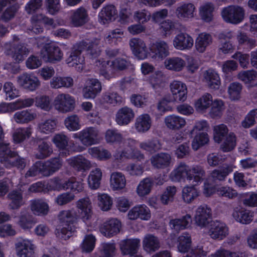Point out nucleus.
Instances as JSON below:
<instances>
[{
  "mask_svg": "<svg viewBox=\"0 0 257 257\" xmlns=\"http://www.w3.org/2000/svg\"><path fill=\"white\" fill-rule=\"evenodd\" d=\"M88 152L92 156L100 160H108L111 157V153L107 150L98 147L90 148Z\"/></svg>",
  "mask_w": 257,
  "mask_h": 257,
  "instance_id": "nucleus-57",
  "label": "nucleus"
},
{
  "mask_svg": "<svg viewBox=\"0 0 257 257\" xmlns=\"http://www.w3.org/2000/svg\"><path fill=\"white\" fill-rule=\"evenodd\" d=\"M130 219L135 220L138 218L148 220L151 218L150 209L145 205H138L134 207L128 213Z\"/></svg>",
  "mask_w": 257,
  "mask_h": 257,
  "instance_id": "nucleus-26",
  "label": "nucleus"
},
{
  "mask_svg": "<svg viewBox=\"0 0 257 257\" xmlns=\"http://www.w3.org/2000/svg\"><path fill=\"white\" fill-rule=\"evenodd\" d=\"M50 85L53 89H59L61 87L69 88L73 85V79L70 77H54L51 80Z\"/></svg>",
  "mask_w": 257,
  "mask_h": 257,
  "instance_id": "nucleus-45",
  "label": "nucleus"
},
{
  "mask_svg": "<svg viewBox=\"0 0 257 257\" xmlns=\"http://www.w3.org/2000/svg\"><path fill=\"white\" fill-rule=\"evenodd\" d=\"M192 239L191 235L187 233H183L177 238V247L182 253L188 252L191 248Z\"/></svg>",
  "mask_w": 257,
  "mask_h": 257,
  "instance_id": "nucleus-44",
  "label": "nucleus"
},
{
  "mask_svg": "<svg viewBox=\"0 0 257 257\" xmlns=\"http://www.w3.org/2000/svg\"><path fill=\"white\" fill-rule=\"evenodd\" d=\"M191 221V215L187 214L180 218L170 220L169 225L171 229L179 232L180 231L187 228Z\"/></svg>",
  "mask_w": 257,
  "mask_h": 257,
  "instance_id": "nucleus-37",
  "label": "nucleus"
},
{
  "mask_svg": "<svg viewBox=\"0 0 257 257\" xmlns=\"http://www.w3.org/2000/svg\"><path fill=\"white\" fill-rule=\"evenodd\" d=\"M73 138L78 139L84 146L88 147L98 144L101 140L100 133L96 127H86L73 135Z\"/></svg>",
  "mask_w": 257,
  "mask_h": 257,
  "instance_id": "nucleus-3",
  "label": "nucleus"
},
{
  "mask_svg": "<svg viewBox=\"0 0 257 257\" xmlns=\"http://www.w3.org/2000/svg\"><path fill=\"white\" fill-rule=\"evenodd\" d=\"M190 168L185 163L181 162L171 173L172 179L175 181H181L185 178L188 180Z\"/></svg>",
  "mask_w": 257,
  "mask_h": 257,
  "instance_id": "nucleus-33",
  "label": "nucleus"
},
{
  "mask_svg": "<svg viewBox=\"0 0 257 257\" xmlns=\"http://www.w3.org/2000/svg\"><path fill=\"white\" fill-rule=\"evenodd\" d=\"M154 184L151 178H146L141 181L137 188V193L140 196H144L149 194Z\"/></svg>",
  "mask_w": 257,
  "mask_h": 257,
  "instance_id": "nucleus-51",
  "label": "nucleus"
},
{
  "mask_svg": "<svg viewBox=\"0 0 257 257\" xmlns=\"http://www.w3.org/2000/svg\"><path fill=\"white\" fill-rule=\"evenodd\" d=\"M106 142L109 144H119L123 140V137L116 130L109 129L106 131L105 135Z\"/></svg>",
  "mask_w": 257,
  "mask_h": 257,
  "instance_id": "nucleus-60",
  "label": "nucleus"
},
{
  "mask_svg": "<svg viewBox=\"0 0 257 257\" xmlns=\"http://www.w3.org/2000/svg\"><path fill=\"white\" fill-rule=\"evenodd\" d=\"M117 15V11L113 5L104 7L99 13V18L100 23L104 25L114 20Z\"/></svg>",
  "mask_w": 257,
  "mask_h": 257,
  "instance_id": "nucleus-31",
  "label": "nucleus"
},
{
  "mask_svg": "<svg viewBox=\"0 0 257 257\" xmlns=\"http://www.w3.org/2000/svg\"><path fill=\"white\" fill-rule=\"evenodd\" d=\"M17 81L20 86L30 91L35 90L40 85L38 78L28 73H23L20 75L18 77Z\"/></svg>",
  "mask_w": 257,
  "mask_h": 257,
  "instance_id": "nucleus-19",
  "label": "nucleus"
},
{
  "mask_svg": "<svg viewBox=\"0 0 257 257\" xmlns=\"http://www.w3.org/2000/svg\"><path fill=\"white\" fill-rule=\"evenodd\" d=\"M53 152L52 145L44 141H40L38 142V147L35 157L38 160L45 159L50 157Z\"/></svg>",
  "mask_w": 257,
  "mask_h": 257,
  "instance_id": "nucleus-30",
  "label": "nucleus"
},
{
  "mask_svg": "<svg viewBox=\"0 0 257 257\" xmlns=\"http://www.w3.org/2000/svg\"><path fill=\"white\" fill-rule=\"evenodd\" d=\"M33 98L20 99L13 103H2L0 104V112H13L23 108L31 106L34 103Z\"/></svg>",
  "mask_w": 257,
  "mask_h": 257,
  "instance_id": "nucleus-10",
  "label": "nucleus"
},
{
  "mask_svg": "<svg viewBox=\"0 0 257 257\" xmlns=\"http://www.w3.org/2000/svg\"><path fill=\"white\" fill-rule=\"evenodd\" d=\"M172 160L171 154L163 152L153 155L150 159L152 165L157 169H164L169 167Z\"/></svg>",
  "mask_w": 257,
  "mask_h": 257,
  "instance_id": "nucleus-22",
  "label": "nucleus"
},
{
  "mask_svg": "<svg viewBox=\"0 0 257 257\" xmlns=\"http://www.w3.org/2000/svg\"><path fill=\"white\" fill-rule=\"evenodd\" d=\"M77 206L81 210L80 217L83 221L90 219L92 216L91 203L89 198H84L77 201Z\"/></svg>",
  "mask_w": 257,
  "mask_h": 257,
  "instance_id": "nucleus-32",
  "label": "nucleus"
},
{
  "mask_svg": "<svg viewBox=\"0 0 257 257\" xmlns=\"http://www.w3.org/2000/svg\"><path fill=\"white\" fill-rule=\"evenodd\" d=\"M204 81L211 89H219L221 82L218 74L212 69L206 70L203 74Z\"/></svg>",
  "mask_w": 257,
  "mask_h": 257,
  "instance_id": "nucleus-34",
  "label": "nucleus"
},
{
  "mask_svg": "<svg viewBox=\"0 0 257 257\" xmlns=\"http://www.w3.org/2000/svg\"><path fill=\"white\" fill-rule=\"evenodd\" d=\"M233 166L227 164L212 171L208 176V180L214 183L224 181L227 176L233 171Z\"/></svg>",
  "mask_w": 257,
  "mask_h": 257,
  "instance_id": "nucleus-12",
  "label": "nucleus"
},
{
  "mask_svg": "<svg viewBox=\"0 0 257 257\" xmlns=\"http://www.w3.org/2000/svg\"><path fill=\"white\" fill-rule=\"evenodd\" d=\"M102 100L106 103L116 104L122 101V97L116 92L114 91H107L102 95Z\"/></svg>",
  "mask_w": 257,
  "mask_h": 257,
  "instance_id": "nucleus-63",
  "label": "nucleus"
},
{
  "mask_svg": "<svg viewBox=\"0 0 257 257\" xmlns=\"http://www.w3.org/2000/svg\"><path fill=\"white\" fill-rule=\"evenodd\" d=\"M36 117V113L30 110H23L16 112L13 116V119L17 123L24 124L33 121Z\"/></svg>",
  "mask_w": 257,
  "mask_h": 257,
  "instance_id": "nucleus-40",
  "label": "nucleus"
},
{
  "mask_svg": "<svg viewBox=\"0 0 257 257\" xmlns=\"http://www.w3.org/2000/svg\"><path fill=\"white\" fill-rule=\"evenodd\" d=\"M173 44L176 49L183 50L191 48L193 45L194 41L188 34L180 33L175 36Z\"/></svg>",
  "mask_w": 257,
  "mask_h": 257,
  "instance_id": "nucleus-24",
  "label": "nucleus"
},
{
  "mask_svg": "<svg viewBox=\"0 0 257 257\" xmlns=\"http://www.w3.org/2000/svg\"><path fill=\"white\" fill-rule=\"evenodd\" d=\"M67 162L70 166L78 171L88 170L92 167L91 162L80 155L69 159Z\"/></svg>",
  "mask_w": 257,
  "mask_h": 257,
  "instance_id": "nucleus-29",
  "label": "nucleus"
},
{
  "mask_svg": "<svg viewBox=\"0 0 257 257\" xmlns=\"http://www.w3.org/2000/svg\"><path fill=\"white\" fill-rule=\"evenodd\" d=\"M30 208L31 211L35 215H46L49 211L47 203L40 199H35L31 201Z\"/></svg>",
  "mask_w": 257,
  "mask_h": 257,
  "instance_id": "nucleus-47",
  "label": "nucleus"
},
{
  "mask_svg": "<svg viewBox=\"0 0 257 257\" xmlns=\"http://www.w3.org/2000/svg\"><path fill=\"white\" fill-rule=\"evenodd\" d=\"M5 53L10 56L16 62H22L32 51L31 47L26 43H20L12 46L6 43L4 46Z\"/></svg>",
  "mask_w": 257,
  "mask_h": 257,
  "instance_id": "nucleus-5",
  "label": "nucleus"
},
{
  "mask_svg": "<svg viewBox=\"0 0 257 257\" xmlns=\"http://www.w3.org/2000/svg\"><path fill=\"white\" fill-rule=\"evenodd\" d=\"M60 222L67 227H59L55 230V234L60 239L67 240L72 235V228L70 224L76 222L80 217L79 212L74 209L61 211L58 215Z\"/></svg>",
  "mask_w": 257,
  "mask_h": 257,
  "instance_id": "nucleus-1",
  "label": "nucleus"
},
{
  "mask_svg": "<svg viewBox=\"0 0 257 257\" xmlns=\"http://www.w3.org/2000/svg\"><path fill=\"white\" fill-rule=\"evenodd\" d=\"M120 227V222L113 218L102 224L99 227V230L104 236L110 237L119 233Z\"/></svg>",
  "mask_w": 257,
  "mask_h": 257,
  "instance_id": "nucleus-15",
  "label": "nucleus"
},
{
  "mask_svg": "<svg viewBox=\"0 0 257 257\" xmlns=\"http://www.w3.org/2000/svg\"><path fill=\"white\" fill-rule=\"evenodd\" d=\"M221 15L225 22L236 25L243 20L245 10L240 6L231 5L224 8L221 11Z\"/></svg>",
  "mask_w": 257,
  "mask_h": 257,
  "instance_id": "nucleus-6",
  "label": "nucleus"
},
{
  "mask_svg": "<svg viewBox=\"0 0 257 257\" xmlns=\"http://www.w3.org/2000/svg\"><path fill=\"white\" fill-rule=\"evenodd\" d=\"M209 139L208 135L206 133H200L196 135L192 143V149L195 150H198L200 148L207 144Z\"/></svg>",
  "mask_w": 257,
  "mask_h": 257,
  "instance_id": "nucleus-58",
  "label": "nucleus"
},
{
  "mask_svg": "<svg viewBox=\"0 0 257 257\" xmlns=\"http://www.w3.org/2000/svg\"><path fill=\"white\" fill-rule=\"evenodd\" d=\"M214 6L211 3H206L200 7V15L204 21L209 22L213 19Z\"/></svg>",
  "mask_w": 257,
  "mask_h": 257,
  "instance_id": "nucleus-53",
  "label": "nucleus"
},
{
  "mask_svg": "<svg viewBox=\"0 0 257 257\" xmlns=\"http://www.w3.org/2000/svg\"><path fill=\"white\" fill-rule=\"evenodd\" d=\"M140 244V240L138 238L122 240L119 243L120 249L124 255L135 254Z\"/></svg>",
  "mask_w": 257,
  "mask_h": 257,
  "instance_id": "nucleus-27",
  "label": "nucleus"
},
{
  "mask_svg": "<svg viewBox=\"0 0 257 257\" xmlns=\"http://www.w3.org/2000/svg\"><path fill=\"white\" fill-rule=\"evenodd\" d=\"M199 191L194 186H187L182 190V197L184 201L189 203L199 196Z\"/></svg>",
  "mask_w": 257,
  "mask_h": 257,
  "instance_id": "nucleus-54",
  "label": "nucleus"
},
{
  "mask_svg": "<svg viewBox=\"0 0 257 257\" xmlns=\"http://www.w3.org/2000/svg\"><path fill=\"white\" fill-rule=\"evenodd\" d=\"M31 21L33 26L32 28L29 29V30L35 34H38L43 31V28L40 26L41 24L50 26L52 28L56 27V25L52 19H50L42 14H38L33 16Z\"/></svg>",
  "mask_w": 257,
  "mask_h": 257,
  "instance_id": "nucleus-14",
  "label": "nucleus"
},
{
  "mask_svg": "<svg viewBox=\"0 0 257 257\" xmlns=\"http://www.w3.org/2000/svg\"><path fill=\"white\" fill-rule=\"evenodd\" d=\"M166 126L172 130H178L183 127L186 124L185 120L180 116L171 115L165 118Z\"/></svg>",
  "mask_w": 257,
  "mask_h": 257,
  "instance_id": "nucleus-48",
  "label": "nucleus"
},
{
  "mask_svg": "<svg viewBox=\"0 0 257 257\" xmlns=\"http://www.w3.org/2000/svg\"><path fill=\"white\" fill-rule=\"evenodd\" d=\"M212 103V97L209 93H206L201 97L195 103L198 111H203L209 108Z\"/></svg>",
  "mask_w": 257,
  "mask_h": 257,
  "instance_id": "nucleus-59",
  "label": "nucleus"
},
{
  "mask_svg": "<svg viewBox=\"0 0 257 257\" xmlns=\"http://www.w3.org/2000/svg\"><path fill=\"white\" fill-rule=\"evenodd\" d=\"M194 10L195 7L193 4H183L177 7L175 13L179 19H188L193 17Z\"/></svg>",
  "mask_w": 257,
  "mask_h": 257,
  "instance_id": "nucleus-46",
  "label": "nucleus"
},
{
  "mask_svg": "<svg viewBox=\"0 0 257 257\" xmlns=\"http://www.w3.org/2000/svg\"><path fill=\"white\" fill-rule=\"evenodd\" d=\"M101 83L96 79H89L82 90L83 95L86 99H94L101 91Z\"/></svg>",
  "mask_w": 257,
  "mask_h": 257,
  "instance_id": "nucleus-16",
  "label": "nucleus"
},
{
  "mask_svg": "<svg viewBox=\"0 0 257 257\" xmlns=\"http://www.w3.org/2000/svg\"><path fill=\"white\" fill-rule=\"evenodd\" d=\"M253 216V212L243 209H236L232 213V216L236 221L245 224L252 222Z\"/></svg>",
  "mask_w": 257,
  "mask_h": 257,
  "instance_id": "nucleus-41",
  "label": "nucleus"
},
{
  "mask_svg": "<svg viewBox=\"0 0 257 257\" xmlns=\"http://www.w3.org/2000/svg\"><path fill=\"white\" fill-rule=\"evenodd\" d=\"M133 109L127 106L123 107L117 111L115 115V121L119 125H126L135 117Z\"/></svg>",
  "mask_w": 257,
  "mask_h": 257,
  "instance_id": "nucleus-23",
  "label": "nucleus"
},
{
  "mask_svg": "<svg viewBox=\"0 0 257 257\" xmlns=\"http://www.w3.org/2000/svg\"><path fill=\"white\" fill-rule=\"evenodd\" d=\"M150 51L152 57L159 60H162L169 55V47L164 41L153 43L150 47Z\"/></svg>",
  "mask_w": 257,
  "mask_h": 257,
  "instance_id": "nucleus-20",
  "label": "nucleus"
},
{
  "mask_svg": "<svg viewBox=\"0 0 257 257\" xmlns=\"http://www.w3.org/2000/svg\"><path fill=\"white\" fill-rule=\"evenodd\" d=\"M32 134L31 128L27 127L19 128L13 134V139L15 143H19L29 138Z\"/></svg>",
  "mask_w": 257,
  "mask_h": 257,
  "instance_id": "nucleus-64",
  "label": "nucleus"
},
{
  "mask_svg": "<svg viewBox=\"0 0 257 257\" xmlns=\"http://www.w3.org/2000/svg\"><path fill=\"white\" fill-rule=\"evenodd\" d=\"M27 185L21 184L9 193L7 197L11 201L9 205L11 209H18L25 204L23 195H27Z\"/></svg>",
  "mask_w": 257,
  "mask_h": 257,
  "instance_id": "nucleus-7",
  "label": "nucleus"
},
{
  "mask_svg": "<svg viewBox=\"0 0 257 257\" xmlns=\"http://www.w3.org/2000/svg\"><path fill=\"white\" fill-rule=\"evenodd\" d=\"M116 244L113 242H104L101 244L99 257H114L116 254Z\"/></svg>",
  "mask_w": 257,
  "mask_h": 257,
  "instance_id": "nucleus-61",
  "label": "nucleus"
},
{
  "mask_svg": "<svg viewBox=\"0 0 257 257\" xmlns=\"http://www.w3.org/2000/svg\"><path fill=\"white\" fill-rule=\"evenodd\" d=\"M212 42V38L211 35L206 33H202L198 36L195 40V49L197 52L203 53Z\"/></svg>",
  "mask_w": 257,
  "mask_h": 257,
  "instance_id": "nucleus-35",
  "label": "nucleus"
},
{
  "mask_svg": "<svg viewBox=\"0 0 257 257\" xmlns=\"http://www.w3.org/2000/svg\"><path fill=\"white\" fill-rule=\"evenodd\" d=\"M19 8L20 6L16 1L6 9L0 17V20L8 22L15 17Z\"/></svg>",
  "mask_w": 257,
  "mask_h": 257,
  "instance_id": "nucleus-52",
  "label": "nucleus"
},
{
  "mask_svg": "<svg viewBox=\"0 0 257 257\" xmlns=\"http://www.w3.org/2000/svg\"><path fill=\"white\" fill-rule=\"evenodd\" d=\"M170 87L175 101H184L186 99L187 89L184 83L175 80L170 84Z\"/></svg>",
  "mask_w": 257,
  "mask_h": 257,
  "instance_id": "nucleus-21",
  "label": "nucleus"
},
{
  "mask_svg": "<svg viewBox=\"0 0 257 257\" xmlns=\"http://www.w3.org/2000/svg\"><path fill=\"white\" fill-rule=\"evenodd\" d=\"M152 125V119L148 114H143L137 117L135 126L139 133H145L148 131Z\"/></svg>",
  "mask_w": 257,
  "mask_h": 257,
  "instance_id": "nucleus-38",
  "label": "nucleus"
},
{
  "mask_svg": "<svg viewBox=\"0 0 257 257\" xmlns=\"http://www.w3.org/2000/svg\"><path fill=\"white\" fill-rule=\"evenodd\" d=\"M87 46V43L81 41L73 46L66 62L70 67H75L78 71L82 70L84 67V57L81 53Z\"/></svg>",
  "mask_w": 257,
  "mask_h": 257,
  "instance_id": "nucleus-4",
  "label": "nucleus"
},
{
  "mask_svg": "<svg viewBox=\"0 0 257 257\" xmlns=\"http://www.w3.org/2000/svg\"><path fill=\"white\" fill-rule=\"evenodd\" d=\"M57 122L55 119H48L42 120L38 124V129L41 133L49 134L55 131Z\"/></svg>",
  "mask_w": 257,
  "mask_h": 257,
  "instance_id": "nucleus-56",
  "label": "nucleus"
},
{
  "mask_svg": "<svg viewBox=\"0 0 257 257\" xmlns=\"http://www.w3.org/2000/svg\"><path fill=\"white\" fill-rule=\"evenodd\" d=\"M185 64V61L181 58L178 57L167 58L164 62V65L166 69L176 72L181 71Z\"/></svg>",
  "mask_w": 257,
  "mask_h": 257,
  "instance_id": "nucleus-42",
  "label": "nucleus"
},
{
  "mask_svg": "<svg viewBox=\"0 0 257 257\" xmlns=\"http://www.w3.org/2000/svg\"><path fill=\"white\" fill-rule=\"evenodd\" d=\"M102 178V172L99 168L92 170L88 177V183L89 187L92 189H96L100 186Z\"/></svg>",
  "mask_w": 257,
  "mask_h": 257,
  "instance_id": "nucleus-50",
  "label": "nucleus"
},
{
  "mask_svg": "<svg viewBox=\"0 0 257 257\" xmlns=\"http://www.w3.org/2000/svg\"><path fill=\"white\" fill-rule=\"evenodd\" d=\"M70 19L71 24L73 26H81L88 21L87 11L84 8L81 7L74 11Z\"/></svg>",
  "mask_w": 257,
  "mask_h": 257,
  "instance_id": "nucleus-36",
  "label": "nucleus"
},
{
  "mask_svg": "<svg viewBox=\"0 0 257 257\" xmlns=\"http://www.w3.org/2000/svg\"><path fill=\"white\" fill-rule=\"evenodd\" d=\"M103 47V42L99 38H95L92 40L89 44L87 43L86 49L88 54L92 58L98 57Z\"/></svg>",
  "mask_w": 257,
  "mask_h": 257,
  "instance_id": "nucleus-39",
  "label": "nucleus"
},
{
  "mask_svg": "<svg viewBox=\"0 0 257 257\" xmlns=\"http://www.w3.org/2000/svg\"><path fill=\"white\" fill-rule=\"evenodd\" d=\"M126 180L120 172H113L110 176V187L113 191H121L125 188Z\"/></svg>",
  "mask_w": 257,
  "mask_h": 257,
  "instance_id": "nucleus-25",
  "label": "nucleus"
},
{
  "mask_svg": "<svg viewBox=\"0 0 257 257\" xmlns=\"http://www.w3.org/2000/svg\"><path fill=\"white\" fill-rule=\"evenodd\" d=\"M18 218L17 224L24 230L31 229L37 223L36 219L26 211H21Z\"/></svg>",
  "mask_w": 257,
  "mask_h": 257,
  "instance_id": "nucleus-28",
  "label": "nucleus"
},
{
  "mask_svg": "<svg viewBox=\"0 0 257 257\" xmlns=\"http://www.w3.org/2000/svg\"><path fill=\"white\" fill-rule=\"evenodd\" d=\"M140 148L151 154L154 153L161 148V144L157 139H152L147 142H142L140 144Z\"/></svg>",
  "mask_w": 257,
  "mask_h": 257,
  "instance_id": "nucleus-55",
  "label": "nucleus"
},
{
  "mask_svg": "<svg viewBox=\"0 0 257 257\" xmlns=\"http://www.w3.org/2000/svg\"><path fill=\"white\" fill-rule=\"evenodd\" d=\"M35 246L31 240L23 239L16 244L17 254L19 257H35Z\"/></svg>",
  "mask_w": 257,
  "mask_h": 257,
  "instance_id": "nucleus-18",
  "label": "nucleus"
},
{
  "mask_svg": "<svg viewBox=\"0 0 257 257\" xmlns=\"http://www.w3.org/2000/svg\"><path fill=\"white\" fill-rule=\"evenodd\" d=\"M205 174V171L203 167L199 165L194 166L190 169L188 180L190 181L193 180L196 185L203 181Z\"/></svg>",
  "mask_w": 257,
  "mask_h": 257,
  "instance_id": "nucleus-43",
  "label": "nucleus"
},
{
  "mask_svg": "<svg viewBox=\"0 0 257 257\" xmlns=\"http://www.w3.org/2000/svg\"><path fill=\"white\" fill-rule=\"evenodd\" d=\"M54 105L55 109L60 112H70L75 107V100L68 94L61 93L55 97Z\"/></svg>",
  "mask_w": 257,
  "mask_h": 257,
  "instance_id": "nucleus-8",
  "label": "nucleus"
},
{
  "mask_svg": "<svg viewBox=\"0 0 257 257\" xmlns=\"http://www.w3.org/2000/svg\"><path fill=\"white\" fill-rule=\"evenodd\" d=\"M129 44L133 54L139 59H144L148 56V51L144 41L140 38L131 39Z\"/></svg>",
  "mask_w": 257,
  "mask_h": 257,
  "instance_id": "nucleus-17",
  "label": "nucleus"
},
{
  "mask_svg": "<svg viewBox=\"0 0 257 257\" xmlns=\"http://www.w3.org/2000/svg\"><path fill=\"white\" fill-rule=\"evenodd\" d=\"M242 89V86L239 82H235L230 83L227 88L229 98L232 100L239 99Z\"/></svg>",
  "mask_w": 257,
  "mask_h": 257,
  "instance_id": "nucleus-62",
  "label": "nucleus"
},
{
  "mask_svg": "<svg viewBox=\"0 0 257 257\" xmlns=\"http://www.w3.org/2000/svg\"><path fill=\"white\" fill-rule=\"evenodd\" d=\"M143 246L148 251H155L160 248L158 238L152 234H147L143 241Z\"/></svg>",
  "mask_w": 257,
  "mask_h": 257,
  "instance_id": "nucleus-49",
  "label": "nucleus"
},
{
  "mask_svg": "<svg viewBox=\"0 0 257 257\" xmlns=\"http://www.w3.org/2000/svg\"><path fill=\"white\" fill-rule=\"evenodd\" d=\"M195 224L201 227H207L212 223L211 210L206 205H201L196 210L194 216Z\"/></svg>",
  "mask_w": 257,
  "mask_h": 257,
  "instance_id": "nucleus-9",
  "label": "nucleus"
},
{
  "mask_svg": "<svg viewBox=\"0 0 257 257\" xmlns=\"http://www.w3.org/2000/svg\"><path fill=\"white\" fill-rule=\"evenodd\" d=\"M41 174L48 177L58 171L62 166V160L59 158H51L44 162H41Z\"/></svg>",
  "mask_w": 257,
  "mask_h": 257,
  "instance_id": "nucleus-13",
  "label": "nucleus"
},
{
  "mask_svg": "<svg viewBox=\"0 0 257 257\" xmlns=\"http://www.w3.org/2000/svg\"><path fill=\"white\" fill-rule=\"evenodd\" d=\"M208 233L212 239L222 240L228 235L229 230L224 223L216 220L211 223Z\"/></svg>",
  "mask_w": 257,
  "mask_h": 257,
  "instance_id": "nucleus-11",
  "label": "nucleus"
},
{
  "mask_svg": "<svg viewBox=\"0 0 257 257\" xmlns=\"http://www.w3.org/2000/svg\"><path fill=\"white\" fill-rule=\"evenodd\" d=\"M44 41L46 43L41 50V55L42 59L46 62L55 63L62 60L63 53L59 47L54 44H48L49 40L46 37H39L38 43L42 45Z\"/></svg>",
  "mask_w": 257,
  "mask_h": 257,
  "instance_id": "nucleus-2",
  "label": "nucleus"
}]
</instances>
